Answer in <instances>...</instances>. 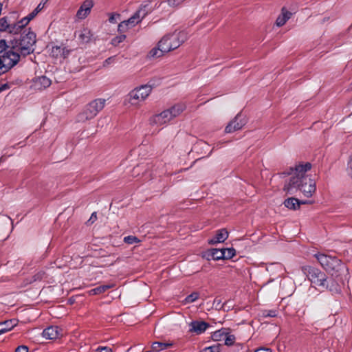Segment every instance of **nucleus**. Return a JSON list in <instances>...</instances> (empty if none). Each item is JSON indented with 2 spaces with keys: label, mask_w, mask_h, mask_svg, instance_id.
<instances>
[{
  "label": "nucleus",
  "mask_w": 352,
  "mask_h": 352,
  "mask_svg": "<svg viewBox=\"0 0 352 352\" xmlns=\"http://www.w3.org/2000/svg\"><path fill=\"white\" fill-rule=\"evenodd\" d=\"M69 53V50L60 46H53L50 51V54L55 58H65L68 56Z\"/></svg>",
  "instance_id": "obj_21"
},
{
  "label": "nucleus",
  "mask_w": 352,
  "mask_h": 352,
  "mask_svg": "<svg viewBox=\"0 0 352 352\" xmlns=\"http://www.w3.org/2000/svg\"><path fill=\"white\" fill-rule=\"evenodd\" d=\"M146 352H152V351H146Z\"/></svg>",
  "instance_id": "obj_52"
},
{
  "label": "nucleus",
  "mask_w": 352,
  "mask_h": 352,
  "mask_svg": "<svg viewBox=\"0 0 352 352\" xmlns=\"http://www.w3.org/2000/svg\"><path fill=\"white\" fill-rule=\"evenodd\" d=\"M208 327L209 324L206 322L195 320L189 324V331L199 335L205 332Z\"/></svg>",
  "instance_id": "obj_16"
},
{
  "label": "nucleus",
  "mask_w": 352,
  "mask_h": 352,
  "mask_svg": "<svg viewBox=\"0 0 352 352\" xmlns=\"http://www.w3.org/2000/svg\"><path fill=\"white\" fill-rule=\"evenodd\" d=\"M142 19L137 16V14L135 13L131 17H130L128 20L124 21L121 22L118 25V30L121 32H124L128 30L129 28L134 27L136 24L140 23Z\"/></svg>",
  "instance_id": "obj_11"
},
{
  "label": "nucleus",
  "mask_w": 352,
  "mask_h": 352,
  "mask_svg": "<svg viewBox=\"0 0 352 352\" xmlns=\"http://www.w3.org/2000/svg\"><path fill=\"white\" fill-rule=\"evenodd\" d=\"M124 241L129 244H133L138 242L139 240L134 236H127L124 238Z\"/></svg>",
  "instance_id": "obj_35"
},
{
  "label": "nucleus",
  "mask_w": 352,
  "mask_h": 352,
  "mask_svg": "<svg viewBox=\"0 0 352 352\" xmlns=\"http://www.w3.org/2000/svg\"><path fill=\"white\" fill-rule=\"evenodd\" d=\"M36 16V13L32 11L30 14H29L27 16H25V18H27V19H28V21L30 22Z\"/></svg>",
  "instance_id": "obj_46"
},
{
  "label": "nucleus",
  "mask_w": 352,
  "mask_h": 352,
  "mask_svg": "<svg viewBox=\"0 0 352 352\" xmlns=\"http://www.w3.org/2000/svg\"><path fill=\"white\" fill-rule=\"evenodd\" d=\"M160 3H156L155 6H152L151 2L149 1H144L136 11L137 16L142 20L149 12H151L154 8H157Z\"/></svg>",
  "instance_id": "obj_13"
},
{
  "label": "nucleus",
  "mask_w": 352,
  "mask_h": 352,
  "mask_svg": "<svg viewBox=\"0 0 352 352\" xmlns=\"http://www.w3.org/2000/svg\"><path fill=\"white\" fill-rule=\"evenodd\" d=\"M10 88V85L8 83L0 82V93L6 91Z\"/></svg>",
  "instance_id": "obj_44"
},
{
  "label": "nucleus",
  "mask_w": 352,
  "mask_h": 352,
  "mask_svg": "<svg viewBox=\"0 0 352 352\" xmlns=\"http://www.w3.org/2000/svg\"><path fill=\"white\" fill-rule=\"evenodd\" d=\"M314 257L320 265L332 276H346L348 274V268L338 258L322 253L315 254Z\"/></svg>",
  "instance_id": "obj_3"
},
{
  "label": "nucleus",
  "mask_w": 352,
  "mask_h": 352,
  "mask_svg": "<svg viewBox=\"0 0 352 352\" xmlns=\"http://www.w3.org/2000/svg\"><path fill=\"white\" fill-rule=\"evenodd\" d=\"M11 226H12V228H13V227H14L13 221H12V223H11Z\"/></svg>",
  "instance_id": "obj_51"
},
{
  "label": "nucleus",
  "mask_w": 352,
  "mask_h": 352,
  "mask_svg": "<svg viewBox=\"0 0 352 352\" xmlns=\"http://www.w3.org/2000/svg\"><path fill=\"white\" fill-rule=\"evenodd\" d=\"M119 16V14H112L110 18H109V21L111 23H115L116 21V18Z\"/></svg>",
  "instance_id": "obj_48"
},
{
  "label": "nucleus",
  "mask_w": 352,
  "mask_h": 352,
  "mask_svg": "<svg viewBox=\"0 0 352 352\" xmlns=\"http://www.w3.org/2000/svg\"><path fill=\"white\" fill-rule=\"evenodd\" d=\"M15 352H28V348L25 345H21L16 349Z\"/></svg>",
  "instance_id": "obj_42"
},
{
  "label": "nucleus",
  "mask_w": 352,
  "mask_h": 352,
  "mask_svg": "<svg viewBox=\"0 0 352 352\" xmlns=\"http://www.w3.org/2000/svg\"><path fill=\"white\" fill-rule=\"evenodd\" d=\"M302 271L311 284L315 285L313 288L310 287L309 291L311 289H315L316 287L322 288V287L324 286V283L326 280V275L320 270L311 266H305L302 267Z\"/></svg>",
  "instance_id": "obj_7"
},
{
  "label": "nucleus",
  "mask_w": 352,
  "mask_h": 352,
  "mask_svg": "<svg viewBox=\"0 0 352 352\" xmlns=\"http://www.w3.org/2000/svg\"><path fill=\"white\" fill-rule=\"evenodd\" d=\"M199 294L197 292H193L187 296L184 300L186 303H192L199 298Z\"/></svg>",
  "instance_id": "obj_30"
},
{
  "label": "nucleus",
  "mask_w": 352,
  "mask_h": 352,
  "mask_svg": "<svg viewBox=\"0 0 352 352\" xmlns=\"http://www.w3.org/2000/svg\"><path fill=\"white\" fill-rule=\"evenodd\" d=\"M17 324V321L15 319L6 320L2 322H0V333L1 335L12 330L14 327H15Z\"/></svg>",
  "instance_id": "obj_25"
},
{
  "label": "nucleus",
  "mask_w": 352,
  "mask_h": 352,
  "mask_svg": "<svg viewBox=\"0 0 352 352\" xmlns=\"http://www.w3.org/2000/svg\"><path fill=\"white\" fill-rule=\"evenodd\" d=\"M36 43V34L30 31L21 36V38L16 41L13 47L7 45L4 40L0 41V75L8 72L19 62L20 55H28L34 50Z\"/></svg>",
  "instance_id": "obj_1"
},
{
  "label": "nucleus",
  "mask_w": 352,
  "mask_h": 352,
  "mask_svg": "<svg viewBox=\"0 0 352 352\" xmlns=\"http://www.w3.org/2000/svg\"><path fill=\"white\" fill-rule=\"evenodd\" d=\"M165 53H166V51L162 48L159 41L157 45L149 51L147 56L149 58H157L162 56Z\"/></svg>",
  "instance_id": "obj_24"
},
{
  "label": "nucleus",
  "mask_w": 352,
  "mask_h": 352,
  "mask_svg": "<svg viewBox=\"0 0 352 352\" xmlns=\"http://www.w3.org/2000/svg\"><path fill=\"white\" fill-rule=\"evenodd\" d=\"M348 278V274L346 276H332L329 278L326 277L322 289H327L334 294H339L341 292L342 285L344 281Z\"/></svg>",
  "instance_id": "obj_8"
},
{
  "label": "nucleus",
  "mask_w": 352,
  "mask_h": 352,
  "mask_svg": "<svg viewBox=\"0 0 352 352\" xmlns=\"http://www.w3.org/2000/svg\"><path fill=\"white\" fill-rule=\"evenodd\" d=\"M60 334L59 329L56 326H51L45 329L42 333L43 338L49 340L56 339Z\"/></svg>",
  "instance_id": "obj_19"
},
{
  "label": "nucleus",
  "mask_w": 352,
  "mask_h": 352,
  "mask_svg": "<svg viewBox=\"0 0 352 352\" xmlns=\"http://www.w3.org/2000/svg\"><path fill=\"white\" fill-rule=\"evenodd\" d=\"M292 12H289L285 8L282 9L281 14L278 16L276 21V24L278 27H281L291 18Z\"/></svg>",
  "instance_id": "obj_22"
},
{
  "label": "nucleus",
  "mask_w": 352,
  "mask_h": 352,
  "mask_svg": "<svg viewBox=\"0 0 352 352\" xmlns=\"http://www.w3.org/2000/svg\"><path fill=\"white\" fill-rule=\"evenodd\" d=\"M311 168L309 162L296 165L294 168H291L288 173V178L285 180L284 190L290 195L296 194L300 191L302 195L309 198L316 192V182L311 178H308L306 173Z\"/></svg>",
  "instance_id": "obj_2"
},
{
  "label": "nucleus",
  "mask_w": 352,
  "mask_h": 352,
  "mask_svg": "<svg viewBox=\"0 0 352 352\" xmlns=\"http://www.w3.org/2000/svg\"><path fill=\"white\" fill-rule=\"evenodd\" d=\"M309 201L299 200L296 198L291 197L285 199L284 201L285 206L290 210H296L299 208L301 204H310Z\"/></svg>",
  "instance_id": "obj_18"
},
{
  "label": "nucleus",
  "mask_w": 352,
  "mask_h": 352,
  "mask_svg": "<svg viewBox=\"0 0 352 352\" xmlns=\"http://www.w3.org/2000/svg\"><path fill=\"white\" fill-rule=\"evenodd\" d=\"M45 276V272H39L38 274H36L34 276V280H40L44 278Z\"/></svg>",
  "instance_id": "obj_41"
},
{
  "label": "nucleus",
  "mask_w": 352,
  "mask_h": 352,
  "mask_svg": "<svg viewBox=\"0 0 352 352\" xmlns=\"http://www.w3.org/2000/svg\"><path fill=\"white\" fill-rule=\"evenodd\" d=\"M228 237V232L225 229L219 230L217 232L214 237L209 240V243L214 245L223 242Z\"/></svg>",
  "instance_id": "obj_20"
},
{
  "label": "nucleus",
  "mask_w": 352,
  "mask_h": 352,
  "mask_svg": "<svg viewBox=\"0 0 352 352\" xmlns=\"http://www.w3.org/2000/svg\"><path fill=\"white\" fill-rule=\"evenodd\" d=\"M246 124L245 117L239 113L226 127V133H230L236 131L240 130Z\"/></svg>",
  "instance_id": "obj_10"
},
{
  "label": "nucleus",
  "mask_w": 352,
  "mask_h": 352,
  "mask_svg": "<svg viewBox=\"0 0 352 352\" xmlns=\"http://www.w3.org/2000/svg\"><path fill=\"white\" fill-rule=\"evenodd\" d=\"M76 35L80 43L85 44L91 42L93 40L94 35L88 28H82L76 32Z\"/></svg>",
  "instance_id": "obj_14"
},
{
  "label": "nucleus",
  "mask_w": 352,
  "mask_h": 352,
  "mask_svg": "<svg viewBox=\"0 0 352 352\" xmlns=\"http://www.w3.org/2000/svg\"><path fill=\"white\" fill-rule=\"evenodd\" d=\"M172 120L170 113H169L167 109L160 113L153 116L150 118V123L152 125L160 126L166 124Z\"/></svg>",
  "instance_id": "obj_9"
},
{
  "label": "nucleus",
  "mask_w": 352,
  "mask_h": 352,
  "mask_svg": "<svg viewBox=\"0 0 352 352\" xmlns=\"http://www.w3.org/2000/svg\"><path fill=\"white\" fill-rule=\"evenodd\" d=\"M186 109V105L184 103H178L168 109L172 119L179 116Z\"/></svg>",
  "instance_id": "obj_23"
},
{
  "label": "nucleus",
  "mask_w": 352,
  "mask_h": 352,
  "mask_svg": "<svg viewBox=\"0 0 352 352\" xmlns=\"http://www.w3.org/2000/svg\"><path fill=\"white\" fill-rule=\"evenodd\" d=\"M263 316L265 317H276L277 316V313L275 310H268L263 313Z\"/></svg>",
  "instance_id": "obj_38"
},
{
  "label": "nucleus",
  "mask_w": 352,
  "mask_h": 352,
  "mask_svg": "<svg viewBox=\"0 0 352 352\" xmlns=\"http://www.w3.org/2000/svg\"><path fill=\"white\" fill-rule=\"evenodd\" d=\"M125 38L126 36L124 34L116 36L112 40V44L116 45L120 43H122Z\"/></svg>",
  "instance_id": "obj_36"
},
{
  "label": "nucleus",
  "mask_w": 352,
  "mask_h": 352,
  "mask_svg": "<svg viewBox=\"0 0 352 352\" xmlns=\"http://www.w3.org/2000/svg\"><path fill=\"white\" fill-rule=\"evenodd\" d=\"M346 172L348 175L352 178V152L349 155V159L347 161V168Z\"/></svg>",
  "instance_id": "obj_34"
},
{
  "label": "nucleus",
  "mask_w": 352,
  "mask_h": 352,
  "mask_svg": "<svg viewBox=\"0 0 352 352\" xmlns=\"http://www.w3.org/2000/svg\"><path fill=\"white\" fill-rule=\"evenodd\" d=\"M225 254V259L232 258L235 255V250L233 248L222 249Z\"/></svg>",
  "instance_id": "obj_33"
},
{
  "label": "nucleus",
  "mask_w": 352,
  "mask_h": 352,
  "mask_svg": "<svg viewBox=\"0 0 352 352\" xmlns=\"http://www.w3.org/2000/svg\"><path fill=\"white\" fill-rule=\"evenodd\" d=\"M200 352H220V345L219 344L205 347Z\"/></svg>",
  "instance_id": "obj_31"
},
{
  "label": "nucleus",
  "mask_w": 352,
  "mask_h": 352,
  "mask_svg": "<svg viewBox=\"0 0 352 352\" xmlns=\"http://www.w3.org/2000/svg\"><path fill=\"white\" fill-rule=\"evenodd\" d=\"M51 80L46 76H42L34 78L31 87L36 91H41L51 85Z\"/></svg>",
  "instance_id": "obj_12"
},
{
  "label": "nucleus",
  "mask_w": 352,
  "mask_h": 352,
  "mask_svg": "<svg viewBox=\"0 0 352 352\" xmlns=\"http://www.w3.org/2000/svg\"><path fill=\"white\" fill-rule=\"evenodd\" d=\"M93 6L94 3L91 0L85 1L77 11L76 17L78 19H85L89 14Z\"/></svg>",
  "instance_id": "obj_15"
},
{
  "label": "nucleus",
  "mask_w": 352,
  "mask_h": 352,
  "mask_svg": "<svg viewBox=\"0 0 352 352\" xmlns=\"http://www.w3.org/2000/svg\"><path fill=\"white\" fill-rule=\"evenodd\" d=\"M208 256L213 260L225 259V254L222 249H212Z\"/></svg>",
  "instance_id": "obj_27"
},
{
  "label": "nucleus",
  "mask_w": 352,
  "mask_h": 352,
  "mask_svg": "<svg viewBox=\"0 0 352 352\" xmlns=\"http://www.w3.org/2000/svg\"><path fill=\"white\" fill-rule=\"evenodd\" d=\"M0 335H1V333H0Z\"/></svg>",
  "instance_id": "obj_53"
},
{
  "label": "nucleus",
  "mask_w": 352,
  "mask_h": 352,
  "mask_svg": "<svg viewBox=\"0 0 352 352\" xmlns=\"http://www.w3.org/2000/svg\"><path fill=\"white\" fill-rule=\"evenodd\" d=\"M22 28L19 25L18 23H15V24H13V25H10V28H9V33L10 34H18L20 32V31L21 30Z\"/></svg>",
  "instance_id": "obj_32"
},
{
  "label": "nucleus",
  "mask_w": 352,
  "mask_h": 352,
  "mask_svg": "<svg viewBox=\"0 0 352 352\" xmlns=\"http://www.w3.org/2000/svg\"><path fill=\"white\" fill-rule=\"evenodd\" d=\"M36 16V13L32 11L30 14H29L27 16H25V18H27V19H28V21L30 22Z\"/></svg>",
  "instance_id": "obj_47"
},
{
  "label": "nucleus",
  "mask_w": 352,
  "mask_h": 352,
  "mask_svg": "<svg viewBox=\"0 0 352 352\" xmlns=\"http://www.w3.org/2000/svg\"><path fill=\"white\" fill-rule=\"evenodd\" d=\"M17 23L23 28V27H25V25H27L28 24L29 21H28V19H27V18L24 17Z\"/></svg>",
  "instance_id": "obj_43"
},
{
  "label": "nucleus",
  "mask_w": 352,
  "mask_h": 352,
  "mask_svg": "<svg viewBox=\"0 0 352 352\" xmlns=\"http://www.w3.org/2000/svg\"><path fill=\"white\" fill-rule=\"evenodd\" d=\"M45 2H41L37 7L33 10L34 12L37 15L44 8Z\"/></svg>",
  "instance_id": "obj_39"
},
{
  "label": "nucleus",
  "mask_w": 352,
  "mask_h": 352,
  "mask_svg": "<svg viewBox=\"0 0 352 352\" xmlns=\"http://www.w3.org/2000/svg\"><path fill=\"white\" fill-rule=\"evenodd\" d=\"M254 352H272V350L270 348L262 347L257 349Z\"/></svg>",
  "instance_id": "obj_45"
},
{
  "label": "nucleus",
  "mask_w": 352,
  "mask_h": 352,
  "mask_svg": "<svg viewBox=\"0 0 352 352\" xmlns=\"http://www.w3.org/2000/svg\"><path fill=\"white\" fill-rule=\"evenodd\" d=\"M172 346L171 343L155 342L152 344V352H160Z\"/></svg>",
  "instance_id": "obj_28"
},
{
  "label": "nucleus",
  "mask_w": 352,
  "mask_h": 352,
  "mask_svg": "<svg viewBox=\"0 0 352 352\" xmlns=\"http://www.w3.org/2000/svg\"><path fill=\"white\" fill-rule=\"evenodd\" d=\"M153 87L154 84L148 82L133 89L126 96L128 103L135 107L140 106L148 98Z\"/></svg>",
  "instance_id": "obj_5"
},
{
  "label": "nucleus",
  "mask_w": 352,
  "mask_h": 352,
  "mask_svg": "<svg viewBox=\"0 0 352 352\" xmlns=\"http://www.w3.org/2000/svg\"><path fill=\"white\" fill-rule=\"evenodd\" d=\"M10 24L8 23L6 17L0 19V31L1 32H9Z\"/></svg>",
  "instance_id": "obj_29"
},
{
  "label": "nucleus",
  "mask_w": 352,
  "mask_h": 352,
  "mask_svg": "<svg viewBox=\"0 0 352 352\" xmlns=\"http://www.w3.org/2000/svg\"><path fill=\"white\" fill-rule=\"evenodd\" d=\"M114 286H115L114 284H107V285H100L98 287H96L91 289L89 291V293H90V294H93V295L100 294L105 292L108 289L113 288Z\"/></svg>",
  "instance_id": "obj_26"
},
{
  "label": "nucleus",
  "mask_w": 352,
  "mask_h": 352,
  "mask_svg": "<svg viewBox=\"0 0 352 352\" xmlns=\"http://www.w3.org/2000/svg\"><path fill=\"white\" fill-rule=\"evenodd\" d=\"M96 352H112V350L111 348L109 347H107V346H102V347H98L96 350Z\"/></svg>",
  "instance_id": "obj_40"
},
{
  "label": "nucleus",
  "mask_w": 352,
  "mask_h": 352,
  "mask_svg": "<svg viewBox=\"0 0 352 352\" xmlns=\"http://www.w3.org/2000/svg\"><path fill=\"white\" fill-rule=\"evenodd\" d=\"M105 102L106 100L102 98H98L91 101L77 116V122H84L94 118L104 107Z\"/></svg>",
  "instance_id": "obj_6"
},
{
  "label": "nucleus",
  "mask_w": 352,
  "mask_h": 352,
  "mask_svg": "<svg viewBox=\"0 0 352 352\" xmlns=\"http://www.w3.org/2000/svg\"><path fill=\"white\" fill-rule=\"evenodd\" d=\"M97 218V213L96 212H94L91 217H90V219L89 220H92L93 219H96Z\"/></svg>",
  "instance_id": "obj_49"
},
{
  "label": "nucleus",
  "mask_w": 352,
  "mask_h": 352,
  "mask_svg": "<svg viewBox=\"0 0 352 352\" xmlns=\"http://www.w3.org/2000/svg\"><path fill=\"white\" fill-rule=\"evenodd\" d=\"M235 340V337L233 335H230L226 337L225 344L226 345H232Z\"/></svg>",
  "instance_id": "obj_37"
},
{
  "label": "nucleus",
  "mask_w": 352,
  "mask_h": 352,
  "mask_svg": "<svg viewBox=\"0 0 352 352\" xmlns=\"http://www.w3.org/2000/svg\"><path fill=\"white\" fill-rule=\"evenodd\" d=\"M8 217L6 215V214H0V219H5V218H7Z\"/></svg>",
  "instance_id": "obj_50"
},
{
  "label": "nucleus",
  "mask_w": 352,
  "mask_h": 352,
  "mask_svg": "<svg viewBox=\"0 0 352 352\" xmlns=\"http://www.w3.org/2000/svg\"><path fill=\"white\" fill-rule=\"evenodd\" d=\"M188 38V34L184 30L175 31L164 35L161 40L160 46L166 53L177 49Z\"/></svg>",
  "instance_id": "obj_4"
},
{
  "label": "nucleus",
  "mask_w": 352,
  "mask_h": 352,
  "mask_svg": "<svg viewBox=\"0 0 352 352\" xmlns=\"http://www.w3.org/2000/svg\"><path fill=\"white\" fill-rule=\"evenodd\" d=\"M186 0H167L166 1H162L159 3L157 9L161 10L162 12H169L170 8H175L179 6Z\"/></svg>",
  "instance_id": "obj_17"
}]
</instances>
